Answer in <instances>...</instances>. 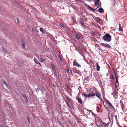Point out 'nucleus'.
<instances>
[{"mask_svg":"<svg viewBox=\"0 0 127 127\" xmlns=\"http://www.w3.org/2000/svg\"><path fill=\"white\" fill-rule=\"evenodd\" d=\"M40 90L41 91L42 94H43V90L42 89H40Z\"/></svg>","mask_w":127,"mask_h":127,"instance_id":"obj_46","label":"nucleus"},{"mask_svg":"<svg viewBox=\"0 0 127 127\" xmlns=\"http://www.w3.org/2000/svg\"><path fill=\"white\" fill-rule=\"evenodd\" d=\"M89 77L88 76L86 78H85L84 79V81L85 82L87 83V81L89 80Z\"/></svg>","mask_w":127,"mask_h":127,"instance_id":"obj_17","label":"nucleus"},{"mask_svg":"<svg viewBox=\"0 0 127 127\" xmlns=\"http://www.w3.org/2000/svg\"><path fill=\"white\" fill-rule=\"evenodd\" d=\"M117 87V85H116V84H115V88H114V89H116V88Z\"/></svg>","mask_w":127,"mask_h":127,"instance_id":"obj_43","label":"nucleus"},{"mask_svg":"<svg viewBox=\"0 0 127 127\" xmlns=\"http://www.w3.org/2000/svg\"><path fill=\"white\" fill-rule=\"evenodd\" d=\"M75 1H78V0H75Z\"/></svg>","mask_w":127,"mask_h":127,"instance_id":"obj_56","label":"nucleus"},{"mask_svg":"<svg viewBox=\"0 0 127 127\" xmlns=\"http://www.w3.org/2000/svg\"><path fill=\"white\" fill-rule=\"evenodd\" d=\"M34 61L36 63L38 64L39 65H41L40 63L37 60V59L36 58H34Z\"/></svg>","mask_w":127,"mask_h":127,"instance_id":"obj_15","label":"nucleus"},{"mask_svg":"<svg viewBox=\"0 0 127 127\" xmlns=\"http://www.w3.org/2000/svg\"><path fill=\"white\" fill-rule=\"evenodd\" d=\"M7 107L6 106V107H5V109H6V107Z\"/></svg>","mask_w":127,"mask_h":127,"instance_id":"obj_53","label":"nucleus"},{"mask_svg":"<svg viewBox=\"0 0 127 127\" xmlns=\"http://www.w3.org/2000/svg\"><path fill=\"white\" fill-rule=\"evenodd\" d=\"M98 19L97 20V21L98 23H99H99L101 24V23L103 21L100 18H98Z\"/></svg>","mask_w":127,"mask_h":127,"instance_id":"obj_18","label":"nucleus"},{"mask_svg":"<svg viewBox=\"0 0 127 127\" xmlns=\"http://www.w3.org/2000/svg\"><path fill=\"white\" fill-rule=\"evenodd\" d=\"M101 50L102 52H103V50H102L101 49Z\"/></svg>","mask_w":127,"mask_h":127,"instance_id":"obj_51","label":"nucleus"},{"mask_svg":"<svg viewBox=\"0 0 127 127\" xmlns=\"http://www.w3.org/2000/svg\"><path fill=\"white\" fill-rule=\"evenodd\" d=\"M118 25H119V28L121 27L122 25H121L119 23Z\"/></svg>","mask_w":127,"mask_h":127,"instance_id":"obj_41","label":"nucleus"},{"mask_svg":"<svg viewBox=\"0 0 127 127\" xmlns=\"http://www.w3.org/2000/svg\"><path fill=\"white\" fill-rule=\"evenodd\" d=\"M87 110L89 112H91V113H92V112L91 110H89L87 109Z\"/></svg>","mask_w":127,"mask_h":127,"instance_id":"obj_40","label":"nucleus"},{"mask_svg":"<svg viewBox=\"0 0 127 127\" xmlns=\"http://www.w3.org/2000/svg\"><path fill=\"white\" fill-rule=\"evenodd\" d=\"M110 78L112 80H113L114 79V77L113 75V74H111L110 75Z\"/></svg>","mask_w":127,"mask_h":127,"instance_id":"obj_25","label":"nucleus"},{"mask_svg":"<svg viewBox=\"0 0 127 127\" xmlns=\"http://www.w3.org/2000/svg\"><path fill=\"white\" fill-rule=\"evenodd\" d=\"M98 11L100 13H103L104 12L103 9L101 7L99 8L98 9Z\"/></svg>","mask_w":127,"mask_h":127,"instance_id":"obj_14","label":"nucleus"},{"mask_svg":"<svg viewBox=\"0 0 127 127\" xmlns=\"http://www.w3.org/2000/svg\"><path fill=\"white\" fill-rule=\"evenodd\" d=\"M96 65L97 70L98 71H99L100 70V67L99 66V65L98 63H96Z\"/></svg>","mask_w":127,"mask_h":127,"instance_id":"obj_21","label":"nucleus"},{"mask_svg":"<svg viewBox=\"0 0 127 127\" xmlns=\"http://www.w3.org/2000/svg\"><path fill=\"white\" fill-rule=\"evenodd\" d=\"M82 95H83L86 98L90 97L89 94L88 95L87 94L85 93L82 94Z\"/></svg>","mask_w":127,"mask_h":127,"instance_id":"obj_22","label":"nucleus"},{"mask_svg":"<svg viewBox=\"0 0 127 127\" xmlns=\"http://www.w3.org/2000/svg\"><path fill=\"white\" fill-rule=\"evenodd\" d=\"M104 107H105V108H106V109L107 110V111H108V108L104 104Z\"/></svg>","mask_w":127,"mask_h":127,"instance_id":"obj_42","label":"nucleus"},{"mask_svg":"<svg viewBox=\"0 0 127 127\" xmlns=\"http://www.w3.org/2000/svg\"><path fill=\"white\" fill-rule=\"evenodd\" d=\"M73 65L74 66L77 67H81V66L78 63L76 60H74L73 62Z\"/></svg>","mask_w":127,"mask_h":127,"instance_id":"obj_3","label":"nucleus"},{"mask_svg":"<svg viewBox=\"0 0 127 127\" xmlns=\"http://www.w3.org/2000/svg\"><path fill=\"white\" fill-rule=\"evenodd\" d=\"M95 95L99 98L100 99H101V98L100 94L98 92H96V91H95Z\"/></svg>","mask_w":127,"mask_h":127,"instance_id":"obj_11","label":"nucleus"},{"mask_svg":"<svg viewBox=\"0 0 127 127\" xmlns=\"http://www.w3.org/2000/svg\"><path fill=\"white\" fill-rule=\"evenodd\" d=\"M25 41H21V44L22 46V48L23 49H25Z\"/></svg>","mask_w":127,"mask_h":127,"instance_id":"obj_13","label":"nucleus"},{"mask_svg":"<svg viewBox=\"0 0 127 127\" xmlns=\"http://www.w3.org/2000/svg\"><path fill=\"white\" fill-rule=\"evenodd\" d=\"M6 127H9L8 126H7Z\"/></svg>","mask_w":127,"mask_h":127,"instance_id":"obj_55","label":"nucleus"},{"mask_svg":"<svg viewBox=\"0 0 127 127\" xmlns=\"http://www.w3.org/2000/svg\"><path fill=\"white\" fill-rule=\"evenodd\" d=\"M112 88L113 91V92L112 93V94L113 95L115 98H117V95L116 92V89H114L113 87H112Z\"/></svg>","mask_w":127,"mask_h":127,"instance_id":"obj_2","label":"nucleus"},{"mask_svg":"<svg viewBox=\"0 0 127 127\" xmlns=\"http://www.w3.org/2000/svg\"><path fill=\"white\" fill-rule=\"evenodd\" d=\"M104 40L106 42H110L111 40V36L108 33H106L103 37Z\"/></svg>","mask_w":127,"mask_h":127,"instance_id":"obj_1","label":"nucleus"},{"mask_svg":"<svg viewBox=\"0 0 127 127\" xmlns=\"http://www.w3.org/2000/svg\"><path fill=\"white\" fill-rule=\"evenodd\" d=\"M39 88H37L36 89V91L37 92H39Z\"/></svg>","mask_w":127,"mask_h":127,"instance_id":"obj_39","label":"nucleus"},{"mask_svg":"<svg viewBox=\"0 0 127 127\" xmlns=\"http://www.w3.org/2000/svg\"><path fill=\"white\" fill-rule=\"evenodd\" d=\"M67 72L68 73H72L71 70L69 69H67Z\"/></svg>","mask_w":127,"mask_h":127,"instance_id":"obj_29","label":"nucleus"},{"mask_svg":"<svg viewBox=\"0 0 127 127\" xmlns=\"http://www.w3.org/2000/svg\"><path fill=\"white\" fill-rule=\"evenodd\" d=\"M125 120L127 122V117L125 118Z\"/></svg>","mask_w":127,"mask_h":127,"instance_id":"obj_45","label":"nucleus"},{"mask_svg":"<svg viewBox=\"0 0 127 127\" xmlns=\"http://www.w3.org/2000/svg\"><path fill=\"white\" fill-rule=\"evenodd\" d=\"M108 118H109V119L110 120V117L109 116L108 114Z\"/></svg>","mask_w":127,"mask_h":127,"instance_id":"obj_49","label":"nucleus"},{"mask_svg":"<svg viewBox=\"0 0 127 127\" xmlns=\"http://www.w3.org/2000/svg\"><path fill=\"white\" fill-rule=\"evenodd\" d=\"M89 97H91L93 96H94L95 95V93H93V92H90L89 93Z\"/></svg>","mask_w":127,"mask_h":127,"instance_id":"obj_12","label":"nucleus"},{"mask_svg":"<svg viewBox=\"0 0 127 127\" xmlns=\"http://www.w3.org/2000/svg\"><path fill=\"white\" fill-rule=\"evenodd\" d=\"M67 99L68 100V101H69V100L70 99H69V98L68 97H67Z\"/></svg>","mask_w":127,"mask_h":127,"instance_id":"obj_48","label":"nucleus"},{"mask_svg":"<svg viewBox=\"0 0 127 127\" xmlns=\"http://www.w3.org/2000/svg\"><path fill=\"white\" fill-rule=\"evenodd\" d=\"M58 56L60 60V61L61 62H62V56L60 55H58Z\"/></svg>","mask_w":127,"mask_h":127,"instance_id":"obj_23","label":"nucleus"},{"mask_svg":"<svg viewBox=\"0 0 127 127\" xmlns=\"http://www.w3.org/2000/svg\"><path fill=\"white\" fill-rule=\"evenodd\" d=\"M86 6L90 10L92 11H95L96 9H95L92 8L90 6L87 4H86Z\"/></svg>","mask_w":127,"mask_h":127,"instance_id":"obj_7","label":"nucleus"},{"mask_svg":"<svg viewBox=\"0 0 127 127\" xmlns=\"http://www.w3.org/2000/svg\"><path fill=\"white\" fill-rule=\"evenodd\" d=\"M9 108H10V107H9ZM10 108H9V109H7V110H10Z\"/></svg>","mask_w":127,"mask_h":127,"instance_id":"obj_52","label":"nucleus"},{"mask_svg":"<svg viewBox=\"0 0 127 127\" xmlns=\"http://www.w3.org/2000/svg\"><path fill=\"white\" fill-rule=\"evenodd\" d=\"M85 22H86V21H87V18H85Z\"/></svg>","mask_w":127,"mask_h":127,"instance_id":"obj_50","label":"nucleus"},{"mask_svg":"<svg viewBox=\"0 0 127 127\" xmlns=\"http://www.w3.org/2000/svg\"><path fill=\"white\" fill-rule=\"evenodd\" d=\"M60 26L62 28H65V27L64 26V24L63 23L61 24H60Z\"/></svg>","mask_w":127,"mask_h":127,"instance_id":"obj_24","label":"nucleus"},{"mask_svg":"<svg viewBox=\"0 0 127 127\" xmlns=\"http://www.w3.org/2000/svg\"><path fill=\"white\" fill-rule=\"evenodd\" d=\"M2 49L4 52H6V50L5 49H4V48L2 47Z\"/></svg>","mask_w":127,"mask_h":127,"instance_id":"obj_32","label":"nucleus"},{"mask_svg":"<svg viewBox=\"0 0 127 127\" xmlns=\"http://www.w3.org/2000/svg\"><path fill=\"white\" fill-rule=\"evenodd\" d=\"M101 45L103 46H104L108 48H111V47L109 44H106L102 43L101 44Z\"/></svg>","mask_w":127,"mask_h":127,"instance_id":"obj_4","label":"nucleus"},{"mask_svg":"<svg viewBox=\"0 0 127 127\" xmlns=\"http://www.w3.org/2000/svg\"><path fill=\"white\" fill-rule=\"evenodd\" d=\"M119 31H122L123 30L122 29L121 27L119 28Z\"/></svg>","mask_w":127,"mask_h":127,"instance_id":"obj_35","label":"nucleus"},{"mask_svg":"<svg viewBox=\"0 0 127 127\" xmlns=\"http://www.w3.org/2000/svg\"><path fill=\"white\" fill-rule=\"evenodd\" d=\"M105 101L106 102V100H107V99H106V98H105Z\"/></svg>","mask_w":127,"mask_h":127,"instance_id":"obj_54","label":"nucleus"},{"mask_svg":"<svg viewBox=\"0 0 127 127\" xmlns=\"http://www.w3.org/2000/svg\"><path fill=\"white\" fill-rule=\"evenodd\" d=\"M121 101H120V103H121Z\"/></svg>","mask_w":127,"mask_h":127,"instance_id":"obj_57","label":"nucleus"},{"mask_svg":"<svg viewBox=\"0 0 127 127\" xmlns=\"http://www.w3.org/2000/svg\"><path fill=\"white\" fill-rule=\"evenodd\" d=\"M40 31L43 34H44L45 32V30L42 28H40Z\"/></svg>","mask_w":127,"mask_h":127,"instance_id":"obj_19","label":"nucleus"},{"mask_svg":"<svg viewBox=\"0 0 127 127\" xmlns=\"http://www.w3.org/2000/svg\"><path fill=\"white\" fill-rule=\"evenodd\" d=\"M22 97L24 98L25 99H26V98H27V97H26V95H23L22 96Z\"/></svg>","mask_w":127,"mask_h":127,"instance_id":"obj_37","label":"nucleus"},{"mask_svg":"<svg viewBox=\"0 0 127 127\" xmlns=\"http://www.w3.org/2000/svg\"><path fill=\"white\" fill-rule=\"evenodd\" d=\"M115 79H116H116H118V78L116 76V73H115Z\"/></svg>","mask_w":127,"mask_h":127,"instance_id":"obj_38","label":"nucleus"},{"mask_svg":"<svg viewBox=\"0 0 127 127\" xmlns=\"http://www.w3.org/2000/svg\"><path fill=\"white\" fill-rule=\"evenodd\" d=\"M51 66L52 67V69L53 71H54L55 72H56V68H55V66L54 65V64H53V63H52L51 64Z\"/></svg>","mask_w":127,"mask_h":127,"instance_id":"obj_10","label":"nucleus"},{"mask_svg":"<svg viewBox=\"0 0 127 127\" xmlns=\"http://www.w3.org/2000/svg\"><path fill=\"white\" fill-rule=\"evenodd\" d=\"M80 24L81 25L83 26L84 27L85 26V25L84 24V23L82 21L80 22Z\"/></svg>","mask_w":127,"mask_h":127,"instance_id":"obj_30","label":"nucleus"},{"mask_svg":"<svg viewBox=\"0 0 127 127\" xmlns=\"http://www.w3.org/2000/svg\"><path fill=\"white\" fill-rule=\"evenodd\" d=\"M40 61L41 62H43L45 60V58H43L41 55H40Z\"/></svg>","mask_w":127,"mask_h":127,"instance_id":"obj_20","label":"nucleus"},{"mask_svg":"<svg viewBox=\"0 0 127 127\" xmlns=\"http://www.w3.org/2000/svg\"><path fill=\"white\" fill-rule=\"evenodd\" d=\"M124 106V105H123V102H122V105H121L122 108Z\"/></svg>","mask_w":127,"mask_h":127,"instance_id":"obj_44","label":"nucleus"},{"mask_svg":"<svg viewBox=\"0 0 127 127\" xmlns=\"http://www.w3.org/2000/svg\"><path fill=\"white\" fill-rule=\"evenodd\" d=\"M17 24L18 25H19L20 24L19 20L18 18H17Z\"/></svg>","mask_w":127,"mask_h":127,"instance_id":"obj_33","label":"nucleus"},{"mask_svg":"<svg viewBox=\"0 0 127 127\" xmlns=\"http://www.w3.org/2000/svg\"><path fill=\"white\" fill-rule=\"evenodd\" d=\"M2 82L5 85L6 87L7 88L9 89H10V87L9 86L8 84L4 80H2Z\"/></svg>","mask_w":127,"mask_h":127,"instance_id":"obj_9","label":"nucleus"},{"mask_svg":"<svg viewBox=\"0 0 127 127\" xmlns=\"http://www.w3.org/2000/svg\"><path fill=\"white\" fill-rule=\"evenodd\" d=\"M104 123L105 126V127H107L108 126V124L106 123Z\"/></svg>","mask_w":127,"mask_h":127,"instance_id":"obj_36","label":"nucleus"},{"mask_svg":"<svg viewBox=\"0 0 127 127\" xmlns=\"http://www.w3.org/2000/svg\"><path fill=\"white\" fill-rule=\"evenodd\" d=\"M116 82L117 83H118V79H116Z\"/></svg>","mask_w":127,"mask_h":127,"instance_id":"obj_47","label":"nucleus"},{"mask_svg":"<svg viewBox=\"0 0 127 127\" xmlns=\"http://www.w3.org/2000/svg\"><path fill=\"white\" fill-rule=\"evenodd\" d=\"M27 118L28 122L29 124H30V120L29 117L28 116H27Z\"/></svg>","mask_w":127,"mask_h":127,"instance_id":"obj_26","label":"nucleus"},{"mask_svg":"<svg viewBox=\"0 0 127 127\" xmlns=\"http://www.w3.org/2000/svg\"><path fill=\"white\" fill-rule=\"evenodd\" d=\"M67 105L70 108H71V106H70V104H69L68 103H67Z\"/></svg>","mask_w":127,"mask_h":127,"instance_id":"obj_34","label":"nucleus"},{"mask_svg":"<svg viewBox=\"0 0 127 127\" xmlns=\"http://www.w3.org/2000/svg\"><path fill=\"white\" fill-rule=\"evenodd\" d=\"M99 2H100V3H101V2L100 1V2H98L97 1H95L94 2V4L95 6L97 7V8H96V9L98 8L99 7H100L101 6V5H100V6L99 5Z\"/></svg>","mask_w":127,"mask_h":127,"instance_id":"obj_6","label":"nucleus"},{"mask_svg":"<svg viewBox=\"0 0 127 127\" xmlns=\"http://www.w3.org/2000/svg\"><path fill=\"white\" fill-rule=\"evenodd\" d=\"M106 102L108 105L110 107L114 109V108L112 104L108 100H106Z\"/></svg>","mask_w":127,"mask_h":127,"instance_id":"obj_8","label":"nucleus"},{"mask_svg":"<svg viewBox=\"0 0 127 127\" xmlns=\"http://www.w3.org/2000/svg\"><path fill=\"white\" fill-rule=\"evenodd\" d=\"M73 71L74 72L78 74L79 75L81 74V72L79 70H77L76 68L73 69Z\"/></svg>","mask_w":127,"mask_h":127,"instance_id":"obj_5","label":"nucleus"},{"mask_svg":"<svg viewBox=\"0 0 127 127\" xmlns=\"http://www.w3.org/2000/svg\"><path fill=\"white\" fill-rule=\"evenodd\" d=\"M76 38L78 39H79L80 38L79 36L77 34H76L75 36Z\"/></svg>","mask_w":127,"mask_h":127,"instance_id":"obj_27","label":"nucleus"},{"mask_svg":"<svg viewBox=\"0 0 127 127\" xmlns=\"http://www.w3.org/2000/svg\"><path fill=\"white\" fill-rule=\"evenodd\" d=\"M77 100L78 102L80 104H82V103L81 98L79 97L77 98Z\"/></svg>","mask_w":127,"mask_h":127,"instance_id":"obj_16","label":"nucleus"},{"mask_svg":"<svg viewBox=\"0 0 127 127\" xmlns=\"http://www.w3.org/2000/svg\"><path fill=\"white\" fill-rule=\"evenodd\" d=\"M91 113H92V116H94L95 117L96 116L93 112H92Z\"/></svg>","mask_w":127,"mask_h":127,"instance_id":"obj_31","label":"nucleus"},{"mask_svg":"<svg viewBox=\"0 0 127 127\" xmlns=\"http://www.w3.org/2000/svg\"><path fill=\"white\" fill-rule=\"evenodd\" d=\"M25 99V101L26 102V103L27 104H28L29 103V102H28V98H27Z\"/></svg>","mask_w":127,"mask_h":127,"instance_id":"obj_28","label":"nucleus"}]
</instances>
